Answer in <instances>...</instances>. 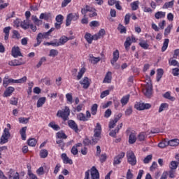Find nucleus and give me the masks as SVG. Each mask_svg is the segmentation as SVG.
<instances>
[{"instance_id":"f257e3e1","label":"nucleus","mask_w":179,"mask_h":179,"mask_svg":"<svg viewBox=\"0 0 179 179\" xmlns=\"http://www.w3.org/2000/svg\"><path fill=\"white\" fill-rule=\"evenodd\" d=\"M71 110L68 106H65L64 110H59L57 113V117H58V118H62L64 121H68L69 120Z\"/></svg>"},{"instance_id":"f03ea898","label":"nucleus","mask_w":179,"mask_h":179,"mask_svg":"<svg viewBox=\"0 0 179 179\" xmlns=\"http://www.w3.org/2000/svg\"><path fill=\"white\" fill-rule=\"evenodd\" d=\"M94 138H92V141L94 143V145H96L97 142L100 140V138H101V125L100 123H96V125L94 130Z\"/></svg>"},{"instance_id":"7ed1b4c3","label":"nucleus","mask_w":179,"mask_h":179,"mask_svg":"<svg viewBox=\"0 0 179 179\" xmlns=\"http://www.w3.org/2000/svg\"><path fill=\"white\" fill-rule=\"evenodd\" d=\"M127 162L131 166H136V156L132 151H128L127 152Z\"/></svg>"},{"instance_id":"20e7f679","label":"nucleus","mask_w":179,"mask_h":179,"mask_svg":"<svg viewBox=\"0 0 179 179\" xmlns=\"http://www.w3.org/2000/svg\"><path fill=\"white\" fill-rule=\"evenodd\" d=\"M79 19V14L78 13H69L66 20V26L68 27V26H71V23L72 20L73 22H76Z\"/></svg>"},{"instance_id":"39448f33","label":"nucleus","mask_w":179,"mask_h":179,"mask_svg":"<svg viewBox=\"0 0 179 179\" xmlns=\"http://www.w3.org/2000/svg\"><path fill=\"white\" fill-rule=\"evenodd\" d=\"M10 136V133L9 132V129L5 128L3 130V133L0 138V145H5V143H8V141Z\"/></svg>"},{"instance_id":"423d86ee","label":"nucleus","mask_w":179,"mask_h":179,"mask_svg":"<svg viewBox=\"0 0 179 179\" xmlns=\"http://www.w3.org/2000/svg\"><path fill=\"white\" fill-rule=\"evenodd\" d=\"M150 107H152V105H150V103H143L142 102H138L135 105V108L138 111H142L143 110H149Z\"/></svg>"},{"instance_id":"0eeeda50","label":"nucleus","mask_w":179,"mask_h":179,"mask_svg":"<svg viewBox=\"0 0 179 179\" xmlns=\"http://www.w3.org/2000/svg\"><path fill=\"white\" fill-rule=\"evenodd\" d=\"M143 93L146 97H151L152 94V84L150 83H147L143 90Z\"/></svg>"},{"instance_id":"6e6552de","label":"nucleus","mask_w":179,"mask_h":179,"mask_svg":"<svg viewBox=\"0 0 179 179\" xmlns=\"http://www.w3.org/2000/svg\"><path fill=\"white\" fill-rule=\"evenodd\" d=\"M55 20L57 22L55 23V27L57 30H59L61 29V24H62V22H64V16L62 15H58Z\"/></svg>"},{"instance_id":"1a4fd4ad","label":"nucleus","mask_w":179,"mask_h":179,"mask_svg":"<svg viewBox=\"0 0 179 179\" xmlns=\"http://www.w3.org/2000/svg\"><path fill=\"white\" fill-rule=\"evenodd\" d=\"M91 177L92 179H100V173H99V171L96 169V166H92L91 169Z\"/></svg>"},{"instance_id":"9d476101","label":"nucleus","mask_w":179,"mask_h":179,"mask_svg":"<svg viewBox=\"0 0 179 179\" xmlns=\"http://www.w3.org/2000/svg\"><path fill=\"white\" fill-rule=\"evenodd\" d=\"M80 85H83V89H89V86H90V80L89 78L84 77L83 80L80 81Z\"/></svg>"},{"instance_id":"9b49d317","label":"nucleus","mask_w":179,"mask_h":179,"mask_svg":"<svg viewBox=\"0 0 179 179\" xmlns=\"http://www.w3.org/2000/svg\"><path fill=\"white\" fill-rule=\"evenodd\" d=\"M69 40H71V38H69L65 36H62L59 41L56 40V47H59L60 45H64Z\"/></svg>"},{"instance_id":"f8f14e48","label":"nucleus","mask_w":179,"mask_h":179,"mask_svg":"<svg viewBox=\"0 0 179 179\" xmlns=\"http://www.w3.org/2000/svg\"><path fill=\"white\" fill-rule=\"evenodd\" d=\"M124 157H125V152H121L114 158L113 164H120Z\"/></svg>"},{"instance_id":"ddd939ff","label":"nucleus","mask_w":179,"mask_h":179,"mask_svg":"<svg viewBox=\"0 0 179 179\" xmlns=\"http://www.w3.org/2000/svg\"><path fill=\"white\" fill-rule=\"evenodd\" d=\"M68 125L71 129H73V131H75V132H78V124L75 122L73 120H70L68 121Z\"/></svg>"},{"instance_id":"4468645a","label":"nucleus","mask_w":179,"mask_h":179,"mask_svg":"<svg viewBox=\"0 0 179 179\" xmlns=\"http://www.w3.org/2000/svg\"><path fill=\"white\" fill-rule=\"evenodd\" d=\"M15 92V87H8L5 90L3 96V97H10V96H12V93Z\"/></svg>"},{"instance_id":"2eb2a0df","label":"nucleus","mask_w":179,"mask_h":179,"mask_svg":"<svg viewBox=\"0 0 179 179\" xmlns=\"http://www.w3.org/2000/svg\"><path fill=\"white\" fill-rule=\"evenodd\" d=\"M12 55L14 58H17V57H22V52H20V49L19 47H13L12 49Z\"/></svg>"},{"instance_id":"dca6fc26","label":"nucleus","mask_w":179,"mask_h":179,"mask_svg":"<svg viewBox=\"0 0 179 179\" xmlns=\"http://www.w3.org/2000/svg\"><path fill=\"white\" fill-rule=\"evenodd\" d=\"M89 57H90L89 62H91V64H93L94 65H96V64H99V62L101 61V58L94 57L93 55H90Z\"/></svg>"},{"instance_id":"f3484780","label":"nucleus","mask_w":179,"mask_h":179,"mask_svg":"<svg viewBox=\"0 0 179 179\" xmlns=\"http://www.w3.org/2000/svg\"><path fill=\"white\" fill-rule=\"evenodd\" d=\"M122 128V123H120L115 130H112L110 133L109 135L110 136H112L113 138H115L117 134L120 132V129Z\"/></svg>"},{"instance_id":"a211bd4d","label":"nucleus","mask_w":179,"mask_h":179,"mask_svg":"<svg viewBox=\"0 0 179 179\" xmlns=\"http://www.w3.org/2000/svg\"><path fill=\"white\" fill-rule=\"evenodd\" d=\"M122 128V123H120L115 130H112L110 133L109 135L110 136H112L113 138H115L117 134L120 132V129Z\"/></svg>"},{"instance_id":"6ab92c4d","label":"nucleus","mask_w":179,"mask_h":179,"mask_svg":"<svg viewBox=\"0 0 179 179\" xmlns=\"http://www.w3.org/2000/svg\"><path fill=\"white\" fill-rule=\"evenodd\" d=\"M113 73L108 71L106 73V75L103 79V83H111V80L113 79Z\"/></svg>"},{"instance_id":"aec40b11","label":"nucleus","mask_w":179,"mask_h":179,"mask_svg":"<svg viewBox=\"0 0 179 179\" xmlns=\"http://www.w3.org/2000/svg\"><path fill=\"white\" fill-rule=\"evenodd\" d=\"M62 159L65 164H73V162H72V159H69V157H68V156L65 153L62 154Z\"/></svg>"},{"instance_id":"412c9836","label":"nucleus","mask_w":179,"mask_h":179,"mask_svg":"<svg viewBox=\"0 0 179 179\" xmlns=\"http://www.w3.org/2000/svg\"><path fill=\"white\" fill-rule=\"evenodd\" d=\"M23 64H24V62L18 59H14L8 62V65L10 66H18L19 65H23Z\"/></svg>"},{"instance_id":"4be33fe9","label":"nucleus","mask_w":179,"mask_h":179,"mask_svg":"<svg viewBox=\"0 0 179 179\" xmlns=\"http://www.w3.org/2000/svg\"><path fill=\"white\" fill-rule=\"evenodd\" d=\"M113 57L110 60V62H112V64H114V62H117V61H118L120 58V52L118 51V50H116L115 52H113Z\"/></svg>"},{"instance_id":"5701e85b","label":"nucleus","mask_w":179,"mask_h":179,"mask_svg":"<svg viewBox=\"0 0 179 179\" xmlns=\"http://www.w3.org/2000/svg\"><path fill=\"white\" fill-rule=\"evenodd\" d=\"M136 139H138V138H136V134L131 133L129 136V143L133 145V143H135V142H136Z\"/></svg>"},{"instance_id":"b1692460","label":"nucleus","mask_w":179,"mask_h":179,"mask_svg":"<svg viewBox=\"0 0 179 179\" xmlns=\"http://www.w3.org/2000/svg\"><path fill=\"white\" fill-rule=\"evenodd\" d=\"M47 99L45 97H41L37 101L36 106L38 108H40V107H43L44 104L45 103Z\"/></svg>"},{"instance_id":"393cba45","label":"nucleus","mask_w":179,"mask_h":179,"mask_svg":"<svg viewBox=\"0 0 179 179\" xmlns=\"http://www.w3.org/2000/svg\"><path fill=\"white\" fill-rule=\"evenodd\" d=\"M12 27H6L3 29V32L4 33V40H8L9 38V33L10 32Z\"/></svg>"},{"instance_id":"a878e982","label":"nucleus","mask_w":179,"mask_h":179,"mask_svg":"<svg viewBox=\"0 0 179 179\" xmlns=\"http://www.w3.org/2000/svg\"><path fill=\"white\" fill-rule=\"evenodd\" d=\"M26 131H27V127H24L20 130V134L22 141H26Z\"/></svg>"},{"instance_id":"bb28decb","label":"nucleus","mask_w":179,"mask_h":179,"mask_svg":"<svg viewBox=\"0 0 179 179\" xmlns=\"http://www.w3.org/2000/svg\"><path fill=\"white\" fill-rule=\"evenodd\" d=\"M50 37V35L48 32H43V33H39L37 35L36 38L39 40H43L44 38H48Z\"/></svg>"},{"instance_id":"cd10ccee","label":"nucleus","mask_w":179,"mask_h":179,"mask_svg":"<svg viewBox=\"0 0 179 179\" xmlns=\"http://www.w3.org/2000/svg\"><path fill=\"white\" fill-rule=\"evenodd\" d=\"M129 94H127L121 99L120 103H122V106H127V104H128V102L129 101Z\"/></svg>"},{"instance_id":"c85d7f7f","label":"nucleus","mask_w":179,"mask_h":179,"mask_svg":"<svg viewBox=\"0 0 179 179\" xmlns=\"http://www.w3.org/2000/svg\"><path fill=\"white\" fill-rule=\"evenodd\" d=\"M155 19H163L164 17H166V12L163 11H158L155 15Z\"/></svg>"},{"instance_id":"c756f323","label":"nucleus","mask_w":179,"mask_h":179,"mask_svg":"<svg viewBox=\"0 0 179 179\" xmlns=\"http://www.w3.org/2000/svg\"><path fill=\"white\" fill-rule=\"evenodd\" d=\"M168 146H178L179 140L178 139H172L167 141Z\"/></svg>"},{"instance_id":"7c9ffc66","label":"nucleus","mask_w":179,"mask_h":179,"mask_svg":"<svg viewBox=\"0 0 179 179\" xmlns=\"http://www.w3.org/2000/svg\"><path fill=\"white\" fill-rule=\"evenodd\" d=\"M21 27H22V29H24V30H27V29H29V27H30V21L27 19L24 20L21 23Z\"/></svg>"},{"instance_id":"2f4dec72","label":"nucleus","mask_w":179,"mask_h":179,"mask_svg":"<svg viewBox=\"0 0 179 179\" xmlns=\"http://www.w3.org/2000/svg\"><path fill=\"white\" fill-rule=\"evenodd\" d=\"M173 6H174V0L166 2L162 6V9H169V8H173Z\"/></svg>"},{"instance_id":"473e14b6","label":"nucleus","mask_w":179,"mask_h":179,"mask_svg":"<svg viewBox=\"0 0 179 179\" xmlns=\"http://www.w3.org/2000/svg\"><path fill=\"white\" fill-rule=\"evenodd\" d=\"M163 69H158L157 70V82H160V79H162V78H163Z\"/></svg>"},{"instance_id":"72a5a7b5","label":"nucleus","mask_w":179,"mask_h":179,"mask_svg":"<svg viewBox=\"0 0 179 179\" xmlns=\"http://www.w3.org/2000/svg\"><path fill=\"white\" fill-rule=\"evenodd\" d=\"M48 127L52 128V129H54L55 131H59L61 129V127H59L58 124H55V122H51L50 123H49Z\"/></svg>"},{"instance_id":"f704fd0d","label":"nucleus","mask_w":179,"mask_h":179,"mask_svg":"<svg viewBox=\"0 0 179 179\" xmlns=\"http://www.w3.org/2000/svg\"><path fill=\"white\" fill-rule=\"evenodd\" d=\"M51 17V13H43L40 15L39 19H44L45 20H48Z\"/></svg>"},{"instance_id":"c9c22d12","label":"nucleus","mask_w":179,"mask_h":179,"mask_svg":"<svg viewBox=\"0 0 179 179\" xmlns=\"http://www.w3.org/2000/svg\"><path fill=\"white\" fill-rule=\"evenodd\" d=\"M132 44V40L131 38L128 37L126 39V41L124 42V47L126 50L128 51L129 50V47H131V45Z\"/></svg>"},{"instance_id":"e433bc0d","label":"nucleus","mask_w":179,"mask_h":179,"mask_svg":"<svg viewBox=\"0 0 179 179\" xmlns=\"http://www.w3.org/2000/svg\"><path fill=\"white\" fill-rule=\"evenodd\" d=\"M139 45L141 48H143V50H148V48H149V43H148L146 41H141L139 43Z\"/></svg>"},{"instance_id":"4c0bfd02","label":"nucleus","mask_w":179,"mask_h":179,"mask_svg":"<svg viewBox=\"0 0 179 179\" xmlns=\"http://www.w3.org/2000/svg\"><path fill=\"white\" fill-rule=\"evenodd\" d=\"M170 42V40L169 38H166L164 41L163 46L162 48V52H164L166 50H167V48L169 47V43Z\"/></svg>"},{"instance_id":"58836bf2","label":"nucleus","mask_w":179,"mask_h":179,"mask_svg":"<svg viewBox=\"0 0 179 179\" xmlns=\"http://www.w3.org/2000/svg\"><path fill=\"white\" fill-rule=\"evenodd\" d=\"M85 72H86V69L81 68V69L80 70L77 76L78 80H80V79H82V78L83 77V75L85 74Z\"/></svg>"},{"instance_id":"ea45409f","label":"nucleus","mask_w":179,"mask_h":179,"mask_svg":"<svg viewBox=\"0 0 179 179\" xmlns=\"http://www.w3.org/2000/svg\"><path fill=\"white\" fill-rule=\"evenodd\" d=\"M164 99L171 100V101H174L176 100V98L174 96H172L169 92H166L164 94Z\"/></svg>"},{"instance_id":"a19ab883","label":"nucleus","mask_w":179,"mask_h":179,"mask_svg":"<svg viewBox=\"0 0 179 179\" xmlns=\"http://www.w3.org/2000/svg\"><path fill=\"white\" fill-rule=\"evenodd\" d=\"M85 40H87V43L89 44H92L93 41V36H92L90 34L87 33L85 36Z\"/></svg>"},{"instance_id":"79ce46f5","label":"nucleus","mask_w":179,"mask_h":179,"mask_svg":"<svg viewBox=\"0 0 179 179\" xmlns=\"http://www.w3.org/2000/svg\"><path fill=\"white\" fill-rule=\"evenodd\" d=\"M131 7L132 10H138V8H139V1H134L131 3Z\"/></svg>"},{"instance_id":"37998d69","label":"nucleus","mask_w":179,"mask_h":179,"mask_svg":"<svg viewBox=\"0 0 179 179\" xmlns=\"http://www.w3.org/2000/svg\"><path fill=\"white\" fill-rule=\"evenodd\" d=\"M27 142L29 146L31 147H34L37 144V140L36 138H29Z\"/></svg>"},{"instance_id":"c03bdc74","label":"nucleus","mask_w":179,"mask_h":179,"mask_svg":"<svg viewBox=\"0 0 179 179\" xmlns=\"http://www.w3.org/2000/svg\"><path fill=\"white\" fill-rule=\"evenodd\" d=\"M145 138H146V133L145 132L140 133L137 136V139L140 141V142H142V141H145Z\"/></svg>"},{"instance_id":"a18cd8bd","label":"nucleus","mask_w":179,"mask_h":179,"mask_svg":"<svg viewBox=\"0 0 179 179\" xmlns=\"http://www.w3.org/2000/svg\"><path fill=\"white\" fill-rule=\"evenodd\" d=\"M66 99L68 103H69V104H72V103H73V97L72 96V94H71V93L66 94Z\"/></svg>"},{"instance_id":"49530a36","label":"nucleus","mask_w":179,"mask_h":179,"mask_svg":"<svg viewBox=\"0 0 179 179\" xmlns=\"http://www.w3.org/2000/svg\"><path fill=\"white\" fill-rule=\"evenodd\" d=\"M118 122V118H115L113 120H110L109 122V128L111 129L115 127V124Z\"/></svg>"},{"instance_id":"de8ad7c7","label":"nucleus","mask_w":179,"mask_h":179,"mask_svg":"<svg viewBox=\"0 0 179 179\" xmlns=\"http://www.w3.org/2000/svg\"><path fill=\"white\" fill-rule=\"evenodd\" d=\"M158 146L161 148V149H164V148H166V146H169V143H167V141L164 140L162 141H161L159 144Z\"/></svg>"},{"instance_id":"09e8293b","label":"nucleus","mask_w":179,"mask_h":179,"mask_svg":"<svg viewBox=\"0 0 179 179\" xmlns=\"http://www.w3.org/2000/svg\"><path fill=\"white\" fill-rule=\"evenodd\" d=\"M178 167V164L176 161H172L169 165L171 170H176Z\"/></svg>"},{"instance_id":"8fccbe9b","label":"nucleus","mask_w":179,"mask_h":179,"mask_svg":"<svg viewBox=\"0 0 179 179\" xmlns=\"http://www.w3.org/2000/svg\"><path fill=\"white\" fill-rule=\"evenodd\" d=\"M46 61H47V57H41L38 63L36 64V68H40L41 65H43V64H44V62H45Z\"/></svg>"},{"instance_id":"3c124183","label":"nucleus","mask_w":179,"mask_h":179,"mask_svg":"<svg viewBox=\"0 0 179 179\" xmlns=\"http://www.w3.org/2000/svg\"><path fill=\"white\" fill-rule=\"evenodd\" d=\"M77 118H78V120H79L80 121H87V119H86V115H85V114H83V113H80L77 115Z\"/></svg>"},{"instance_id":"603ef678","label":"nucleus","mask_w":179,"mask_h":179,"mask_svg":"<svg viewBox=\"0 0 179 179\" xmlns=\"http://www.w3.org/2000/svg\"><path fill=\"white\" fill-rule=\"evenodd\" d=\"M40 156L41 159H45L48 156V151L47 150H41L40 152Z\"/></svg>"},{"instance_id":"864d4df0","label":"nucleus","mask_w":179,"mask_h":179,"mask_svg":"<svg viewBox=\"0 0 179 179\" xmlns=\"http://www.w3.org/2000/svg\"><path fill=\"white\" fill-rule=\"evenodd\" d=\"M30 117H20L18 121L20 124H27Z\"/></svg>"},{"instance_id":"5fc2aeb1","label":"nucleus","mask_w":179,"mask_h":179,"mask_svg":"<svg viewBox=\"0 0 179 179\" xmlns=\"http://www.w3.org/2000/svg\"><path fill=\"white\" fill-rule=\"evenodd\" d=\"M57 138H58L59 139H66L68 136H66V134H65V133L64 132H58L57 134Z\"/></svg>"},{"instance_id":"6e6d98bb","label":"nucleus","mask_w":179,"mask_h":179,"mask_svg":"<svg viewBox=\"0 0 179 179\" xmlns=\"http://www.w3.org/2000/svg\"><path fill=\"white\" fill-rule=\"evenodd\" d=\"M58 55V51L55 49H52L50 50L49 57H52L53 58Z\"/></svg>"},{"instance_id":"4d7b16f0","label":"nucleus","mask_w":179,"mask_h":179,"mask_svg":"<svg viewBox=\"0 0 179 179\" xmlns=\"http://www.w3.org/2000/svg\"><path fill=\"white\" fill-rule=\"evenodd\" d=\"M172 29H173V24L168 25L167 27L165 29L164 36H167L169 33H171Z\"/></svg>"},{"instance_id":"13d9d810","label":"nucleus","mask_w":179,"mask_h":179,"mask_svg":"<svg viewBox=\"0 0 179 179\" xmlns=\"http://www.w3.org/2000/svg\"><path fill=\"white\" fill-rule=\"evenodd\" d=\"M99 26H100V22L99 21L94 20L90 22V27H99Z\"/></svg>"},{"instance_id":"bf43d9fd","label":"nucleus","mask_w":179,"mask_h":179,"mask_svg":"<svg viewBox=\"0 0 179 179\" xmlns=\"http://www.w3.org/2000/svg\"><path fill=\"white\" fill-rule=\"evenodd\" d=\"M97 104L94 103L92 108H91V111H92V115H96V114H97Z\"/></svg>"},{"instance_id":"052dcab7","label":"nucleus","mask_w":179,"mask_h":179,"mask_svg":"<svg viewBox=\"0 0 179 179\" xmlns=\"http://www.w3.org/2000/svg\"><path fill=\"white\" fill-rule=\"evenodd\" d=\"M169 107V104L167 103H162L159 108V113H162L166 110Z\"/></svg>"},{"instance_id":"680f3d73","label":"nucleus","mask_w":179,"mask_h":179,"mask_svg":"<svg viewBox=\"0 0 179 179\" xmlns=\"http://www.w3.org/2000/svg\"><path fill=\"white\" fill-rule=\"evenodd\" d=\"M43 45H52V47H57V39L50 42H44Z\"/></svg>"},{"instance_id":"e2e57ef3","label":"nucleus","mask_w":179,"mask_h":179,"mask_svg":"<svg viewBox=\"0 0 179 179\" xmlns=\"http://www.w3.org/2000/svg\"><path fill=\"white\" fill-rule=\"evenodd\" d=\"M127 179H134V173H132V171L131 169H128L126 175Z\"/></svg>"},{"instance_id":"0e129e2a","label":"nucleus","mask_w":179,"mask_h":179,"mask_svg":"<svg viewBox=\"0 0 179 179\" xmlns=\"http://www.w3.org/2000/svg\"><path fill=\"white\" fill-rule=\"evenodd\" d=\"M89 16L90 17H94V16H97V13H96V9H90Z\"/></svg>"},{"instance_id":"69168bd1","label":"nucleus","mask_w":179,"mask_h":179,"mask_svg":"<svg viewBox=\"0 0 179 179\" xmlns=\"http://www.w3.org/2000/svg\"><path fill=\"white\" fill-rule=\"evenodd\" d=\"M9 77L5 76L3 81V85L4 87H8V85H9Z\"/></svg>"},{"instance_id":"338daca9","label":"nucleus","mask_w":179,"mask_h":179,"mask_svg":"<svg viewBox=\"0 0 179 179\" xmlns=\"http://www.w3.org/2000/svg\"><path fill=\"white\" fill-rule=\"evenodd\" d=\"M13 38H17V40H19V38H20V34L19 33V31L14 30L13 31Z\"/></svg>"},{"instance_id":"774afa93","label":"nucleus","mask_w":179,"mask_h":179,"mask_svg":"<svg viewBox=\"0 0 179 179\" xmlns=\"http://www.w3.org/2000/svg\"><path fill=\"white\" fill-rule=\"evenodd\" d=\"M152 155H148L143 160V163H145V164H148V163H149L150 162L152 161Z\"/></svg>"}]
</instances>
